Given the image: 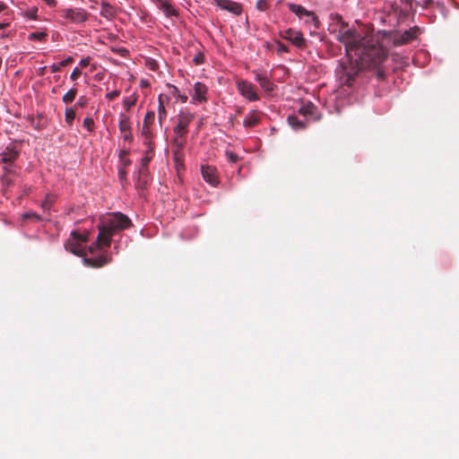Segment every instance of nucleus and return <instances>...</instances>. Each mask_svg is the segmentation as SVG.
<instances>
[{"mask_svg":"<svg viewBox=\"0 0 459 459\" xmlns=\"http://www.w3.org/2000/svg\"><path fill=\"white\" fill-rule=\"evenodd\" d=\"M237 87L240 94L248 100L255 101L259 99L256 88L253 83L247 81H240L238 82Z\"/></svg>","mask_w":459,"mask_h":459,"instance_id":"obj_7","label":"nucleus"},{"mask_svg":"<svg viewBox=\"0 0 459 459\" xmlns=\"http://www.w3.org/2000/svg\"><path fill=\"white\" fill-rule=\"evenodd\" d=\"M149 182V169H145L144 168H140L137 174V179L135 182V186L138 189H144L147 187Z\"/></svg>","mask_w":459,"mask_h":459,"instance_id":"obj_17","label":"nucleus"},{"mask_svg":"<svg viewBox=\"0 0 459 459\" xmlns=\"http://www.w3.org/2000/svg\"><path fill=\"white\" fill-rule=\"evenodd\" d=\"M44 70H45V67H42V70L40 72V74H44Z\"/></svg>","mask_w":459,"mask_h":459,"instance_id":"obj_53","label":"nucleus"},{"mask_svg":"<svg viewBox=\"0 0 459 459\" xmlns=\"http://www.w3.org/2000/svg\"><path fill=\"white\" fill-rule=\"evenodd\" d=\"M186 143V137L174 136L172 140V152L176 163H180L184 160V148Z\"/></svg>","mask_w":459,"mask_h":459,"instance_id":"obj_9","label":"nucleus"},{"mask_svg":"<svg viewBox=\"0 0 459 459\" xmlns=\"http://www.w3.org/2000/svg\"><path fill=\"white\" fill-rule=\"evenodd\" d=\"M65 122L66 124L71 126L73 125V122L75 118L76 113L75 110L73 108H67L65 109Z\"/></svg>","mask_w":459,"mask_h":459,"instance_id":"obj_28","label":"nucleus"},{"mask_svg":"<svg viewBox=\"0 0 459 459\" xmlns=\"http://www.w3.org/2000/svg\"><path fill=\"white\" fill-rule=\"evenodd\" d=\"M208 88L203 82H197L194 85V95L193 100L198 101L199 103L207 101V94Z\"/></svg>","mask_w":459,"mask_h":459,"instance_id":"obj_14","label":"nucleus"},{"mask_svg":"<svg viewBox=\"0 0 459 459\" xmlns=\"http://www.w3.org/2000/svg\"><path fill=\"white\" fill-rule=\"evenodd\" d=\"M6 8L5 4L0 2V13H2Z\"/></svg>","mask_w":459,"mask_h":459,"instance_id":"obj_48","label":"nucleus"},{"mask_svg":"<svg viewBox=\"0 0 459 459\" xmlns=\"http://www.w3.org/2000/svg\"><path fill=\"white\" fill-rule=\"evenodd\" d=\"M59 13L61 17L75 24L85 22L89 17L87 11L82 8H65Z\"/></svg>","mask_w":459,"mask_h":459,"instance_id":"obj_4","label":"nucleus"},{"mask_svg":"<svg viewBox=\"0 0 459 459\" xmlns=\"http://www.w3.org/2000/svg\"><path fill=\"white\" fill-rule=\"evenodd\" d=\"M48 34L44 31L42 32H31L28 39L30 40H39V41H43L46 39Z\"/></svg>","mask_w":459,"mask_h":459,"instance_id":"obj_31","label":"nucleus"},{"mask_svg":"<svg viewBox=\"0 0 459 459\" xmlns=\"http://www.w3.org/2000/svg\"><path fill=\"white\" fill-rule=\"evenodd\" d=\"M7 26L6 23H0V30L4 29Z\"/></svg>","mask_w":459,"mask_h":459,"instance_id":"obj_49","label":"nucleus"},{"mask_svg":"<svg viewBox=\"0 0 459 459\" xmlns=\"http://www.w3.org/2000/svg\"><path fill=\"white\" fill-rule=\"evenodd\" d=\"M193 114L186 111H181L178 117V124L173 130L175 134L174 136L186 137V134L188 133L187 127L189 124L193 121Z\"/></svg>","mask_w":459,"mask_h":459,"instance_id":"obj_6","label":"nucleus"},{"mask_svg":"<svg viewBox=\"0 0 459 459\" xmlns=\"http://www.w3.org/2000/svg\"><path fill=\"white\" fill-rule=\"evenodd\" d=\"M49 6H55L56 4V0H43Z\"/></svg>","mask_w":459,"mask_h":459,"instance_id":"obj_47","label":"nucleus"},{"mask_svg":"<svg viewBox=\"0 0 459 459\" xmlns=\"http://www.w3.org/2000/svg\"><path fill=\"white\" fill-rule=\"evenodd\" d=\"M420 28L418 26L411 27L409 30L403 31V33L390 32L389 40L395 47L406 45L410 43L411 40L415 39L420 34Z\"/></svg>","mask_w":459,"mask_h":459,"instance_id":"obj_3","label":"nucleus"},{"mask_svg":"<svg viewBox=\"0 0 459 459\" xmlns=\"http://www.w3.org/2000/svg\"><path fill=\"white\" fill-rule=\"evenodd\" d=\"M194 63L196 65H202L204 64V56L203 53H197L195 56H194V59H193Z\"/></svg>","mask_w":459,"mask_h":459,"instance_id":"obj_38","label":"nucleus"},{"mask_svg":"<svg viewBox=\"0 0 459 459\" xmlns=\"http://www.w3.org/2000/svg\"><path fill=\"white\" fill-rule=\"evenodd\" d=\"M136 103V98L135 97H128L125 98L123 100V106L126 108V110L129 111L132 107H134Z\"/></svg>","mask_w":459,"mask_h":459,"instance_id":"obj_33","label":"nucleus"},{"mask_svg":"<svg viewBox=\"0 0 459 459\" xmlns=\"http://www.w3.org/2000/svg\"><path fill=\"white\" fill-rule=\"evenodd\" d=\"M288 51H289L288 47L285 46L284 44L280 43L278 45V52H288Z\"/></svg>","mask_w":459,"mask_h":459,"instance_id":"obj_46","label":"nucleus"},{"mask_svg":"<svg viewBox=\"0 0 459 459\" xmlns=\"http://www.w3.org/2000/svg\"><path fill=\"white\" fill-rule=\"evenodd\" d=\"M118 127L121 133H126L131 131V124L129 117H127L125 114L121 113L119 115V123Z\"/></svg>","mask_w":459,"mask_h":459,"instance_id":"obj_23","label":"nucleus"},{"mask_svg":"<svg viewBox=\"0 0 459 459\" xmlns=\"http://www.w3.org/2000/svg\"><path fill=\"white\" fill-rule=\"evenodd\" d=\"M44 70H45V67H42V70L40 72V74H44Z\"/></svg>","mask_w":459,"mask_h":459,"instance_id":"obj_55","label":"nucleus"},{"mask_svg":"<svg viewBox=\"0 0 459 459\" xmlns=\"http://www.w3.org/2000/svg\"><path fill=\"white\" fill-rule=\"evenodd\" d=\"M336 39L345 47L346 60L342 62L340 81L342 85L351 88L355 85L361 72L375 69L378 79L385 77L381 66L387 57V50L372 36H361L356 30L342 23Z\"/></svg>","mask_w":459,"mask_h":459,"instance_id":"obj_1","label":"nucleus"},{"mask_svg":"<svg viewBox=\"0 0 459 459\" xmlns=\"http://www.w3.org/2000/svg\"><path fill=\"white\" fill-rule=\"evenodd\" d=\"M37 12H38V8L37 7H32V8H30L27 12H26V16L30 19H33V20H36L37 19Z\"/></svg>","mask_w":459,"mask_h":459,"instance_id":"obj_39","label":"nucleus"},{"mask_svg":"<svg viewBox=\"0 0 459 459\" xmlns=\"http://www.w3.org/2000/svg\"><path fill=\"white\" fill-rule=\"evenodd\" d=\"M217 5L223 10H227L234 14H240L242 6L240 4L230 0H216Z\"/></svg>","mask_w":459,"mask_h":459,"instance_id":"obj_15","label":"nucleus"},{"mask_svg":"<svg viewBox=\"0 0 459 459\" xmlns=\"http://www.w3.org/2000/svg\"><path fill=\"white\" fill-rule=\"evenodd\" d=\"M167 16H178V12L171 4V0H152Z\"/></svg>","mask_w":459,"mask_h":459,"instance_id":"obj_16","label":"nucleus"},{"mask_svg":"<svg viewBox=\"0 0 459 459\" xmlns=\"http://www.w3.org/2000/svg\"><path fill=\"white\" fill-rule=\"evenodd\" d=\"M132 226V221L126 214L115 212L98 224L99 234L96 246L98 248L109 247L112 237L118 231Z\"/></svg>","mask_w":459,"mask_h":459,"instance_id":"obj_2","label":"nucleus"},{"mask_svg":"<svg viewBox=\"0 0 459 459\" xmlns=\"http://www.w3.org/2000/svg\"><path fill=\"white\" fill-rule=\"evenodd\" d=\"M143 85H148V82H142Z\"/></svg>","mask_w":459,"mask_h":459,"instance_id":"obj_58","label":"nucleus"},{"mask_svg":"<svg viewBox=\"0 0 459 459\" xmlns=\"http://www.w3.org/2000/svg\"><path fill=\"white\" fill-rule=\"evenodd\" d=\"M65 248L71 252L74 255L81 256L83 255L84 251L80 243L74 241V239H68L65 243Z\"/></svg>","mask_w":459,"mask_h":459,"instance_id":"obj_19","label":"nucleus"},{"mask_svg":"<svg viewBox=\"0 0 459 459\" xmlns=\"http://www.w3.org/2000/svg\"><path fill=\"white\" fill-rule=\"evenodd\" d=\"M84 264L90 267L100 268L112 261V257L108 254H102L96 257H85Z\"/></svg>","mask_w":459,"mask_h":459,"instance_id":"obj_11","label":"nucleus"},{"mask_svg":"<svg viewBox=\"0 0 459 459\" xmlns=\"http://www.w3.org/2000/svg\"><path fill=\"white\" fill-rule=\"evenodd\" d=\"M120 95V91L115 90L106 94V98L109 100H113Z\"/></svg>","mask_w":459,"mask_h":459,"instance_id":"obj_40","label":"nucleus"},{"mask_svg":"<svg viewBox=\"0 0 459 459\" xmlns=\"http://www.w3.org/2000/svg\"><path fill=\"white\" fill-rule=\"evenodd\" d=\"M263 113L258 110L249 111L243 121L244 127L253 128L261 123Z\"/></svg>","mask_w":459,"mask_h":459,"instance_id":"obj_13","label":"nucleus"},{"mask_svg":"<svg viewBox=\"0 0 459 459\" xmlns=\"http://www.w3.org/2000/svg\"><path fill=\"white\" fill-rule=\"evenodd\" d=\"M255 80L265 91L271 92L273 91L274 84L270 81V79L263 74H255Z\"/></svg>","mask_w":459,"mask_h":459,"instance_id":"obj_18","label":"nucleus"},{"mask_svg":"<svg viewBox=\"0 0 459 459\" xmlns=\"http://www.w3.org/2000/svg\"><path fill=\"white\" fill-rule=\"evenodd\" d=\"M83 127H85L89 132H92L94 129V121L91 117H86L83 120L82 124Z\"/></svg>","mask_w":459,"mask_h":459,"instance_id":"obj_35","label":"nucleus"},{"mask_svg":"<svg viewBox=\"0 0 459 459\" xmlns=\"http://www.w3.org/2000/svg\"><path fill=\"white\" fill-rule=\"evenodd\" d=\"M148 146V151L146 152V155L142 159V165L141 168H144L145 169H148V165L152 160V157L148 156V153L152 151V148L150 145Z\"/></svg>","mask_w":459,"mask_h":459,"instance_id":"obj_34","label":"nucleus"},{"mask_svg":"<svg viewBox=\"0 0 459 459\" xmlns=\"http://www.w3.org/2000/svg\"><path fill=\"white\" fill-rule=\"evenodd\" d=\"M281 35L282 38L290 41L294 46L299 48L306 47V39H304L303 34L299 30L288 29L281 32Z\"/></svg>","mask_w":459,"mask_h":459,"instance_id":"obj_8","label":"nucleus"},{"mask_svg":"<svg viewBox=\"0 0 459 459\" xmlns=\"http://www.w3.org/2000/svg\"><path fill=\"white\" fill-rule=\"evenodd\" d=\"M226 156H227L228 160L231 163H235L238 160V156L236 153H234L233 152L227 151Z\"/></svg>","mask_w":459,"mask_h":459,"instance_id":"obj_37","label":"nucleus"},{"mask_svg":"<svg viewBox=\"0 0 459 459\" xmlns=\"http://www.w3.org/2000/svg\"><path fill=\"white\" fill-rule=\"evenodd\" d=\"M73 62H74V58L72 56H68L67 58H65V60L60 62L59 64H53L50 66L51 72L57 73L61 70L62 67L66 66V65L72 64Z\"/></svg>","mask_w":459,"mask_h":459,"instance_id":"obj_26","label":"nucleus"},{"mask_svg":"<svg viewBox=\"0 0 459 459\" xmlns=\"http://www.w3.org/2000/svg\"><path fill=\"white\" fill-rule=\"evenodd\" d=\"M156 65H155V64H154V65H152V70H154Z\"/></svg>","mask_w":459,"mask_h":459,"instance_id":"obj_52","label":"nucleus"},{"mask_svg":"<svg viewBox=\"0 0 459 459\" xmlns=\"http://www.w3.org/2000/svg\"><path fill=\"white\" fill-rule=\"evenodd\" d=\"M44 70H45V67H42V70L40 72V74H44Z\"/></svg>","mask_w":459,"mask_h":459,"instance_id":"obj_54","label":"nucleus"},{"mask_svg":"<svg viewBox=\"0 0 459 459\" xmlns=\"http://www.w3.org/2000/svg\"><path fill=\"white\" fill-rule=\"evenodd\" d=\"M90 62H91V57L88 56V57H85V58H82L81 61H80V65L82 67H86L90 65Z\"/></svg>","mask_w":459,"mask_h":459,"instance_id":"obj_43","label":"nucleus"},{"mask_svg":"<svg viewBox=\"0 0 459 459\" xmlns=\"http://www.w3.org/2000/svg\"><path fill=\"white\" fill-rule=\"evenodd\" d=\"M22 217L23 220H32L36 222H39L42 221V217L34 212H25L22 215Z\"/></svg>","mask_w":459,"mask_h":459,"instance_id":"obj_30","label":"nucleus"},{"mask_svg":"<svg viewBox=\"0 0 459 459\" xmlns=\"http://www.w3.org/2000/svg\"><path fill=\"white\" fill-rule=\"evenodd\" d=\"M82 74V71L78 68V67H75L71 75H70V78L73 80V81H75L77 80Z\"/></svg>","mask_w":459,"mask_h":459,"instance_id":"obj_41","label":"nucleus"},{"mask_svg":"<svg viewBox=\"0 0 459 459\" xmlns=\"http://www.w3.org/2000/svg\"><path fill=\"white\" fill-rule=\"evenodd\" d=\"M143 85H148V82H142Z\"/></svg>","mask_w":459,"mask_h":459,"instance_id":"obj_59","label":"nucleus"},{"mask_svg":"<svg viewBox=\"0 0 459 459\" xmlns=\"http://www.w3.org/2000/svg\"><path fill=\"white\" fill-rule=\"evenodd\" d=\"M77 94V90L75 88L70 89L64 96L63 101L66 104L71 103L74 100Z\"/></svg>","mask_w":459,"mask_h":459,"instance_id":"obj_27","label":"nucleus"},{"mask_svg":"<svg viewBox=\"0 0 459 459\" xmlns=\"http://www.w3.org/2000/svg\"><path fill=\"white\" fill-rule=\"evenodd\" d=\"M100 15L108 20H111L116 15V9L108 3H102Z\"/></svg>","mask_w":459,"mask_h":459,"instance_id":"obj_20","label":"nucleus"},{"mask_svg":"<svg viewBox=\"0 0 459 459\" xmlns=\"http://www.w3.org/2000/svg\"><path fill=\"white\" fill-rule=\"evenodd\" d=\"M71 237H72V239H74V241H76L80 244L87 242V240H88L87 235L81 234L77 231H73L71 233Z\"/></svg>","mask_w":459,"mask_h":459,"instance_id":"obj_32","label":"nucleus"},{"mask_svg":"<svg viewBox=\"0 0 459 459\" xmlns=\"http://www.w3.org/2000/svg\"><path fill=\"white\" fill-rule=\"evenodd\" d=\"M289 125L296 130L305 129L306 123L302 120H299V117L295 115H290L287 118Z\"/></svg>","mask_w":459,"mask_h":459,"instance_id":"obj_22","label":"nucleus"},{"mask_svg":"<svg viewBox=\"0 0 459 459\" xmlns=\"http://www.w3.org/2000/svg\"><path fill=\"white\" fill-rule=\"evenodd\" d=\"M126 154H127L126 151H122L120 153V157H122L123 155H126Z\"/></svg>","mask_w":459,"mask_h":459,"instance_id":"obj_50","label":"nucleus"},{"mask_svg":"<svg viewBox=\"0 0 459 459\" xmlns=\"http://www.w3.org/2000/svg\"><path fill=\"white\" fill-rule=\"evenodd\" d=\"M158 102H159V105H158V121H159L160 127H161L162 126V123L166 120V117H167V110H166V108H165V106L163 104L162 95L159 96Z\"/></svg>","mask_w":459,"mask_h":459,"instance_id":"obj_21","label":"nucleus"},{"mask_svg":"<svg viewBox=\"0 0 459 459\" xmlns=\"http://www.w3.org/2000/svg\"><path fill=\"white\" fill-rule=\"evenodd\" d=\"M202 175L204 179L210 185L215 186L219 184L217 169L209 165L202 166Z\"/></svg>","mask_w":459,"mask_h":459,"instance_id":"obj_12","label":"nucleus"},{"mask_svg":"<svg viewBox=\"0 0 459 459\" xmlns=\"http://www.w3.org/2000/svg\"><path fill=\"white\" fill-rule=\"evenodd\" d=\"M19 156V152L16 151H10L2 153L1 161L4 164H12Z\"/></svg>","mask_w":459,"mask_h":459,"instance_id":"obj_24","label":"nucleus"},{"mask_svg":"<svg viewBox=\"0 0 459 459\" xmlns=\"http://www.w3.org/2000/svg\"><path fill=\"white\" fill-rule=\"evenodd\" d=\"M56 195L53 194H48L44 199V201L41 203L40 206L43 209L44 212H49L52 204L56 202Z\"/></svg>","mask_w":459,"mask_h":459,"instance_id":"obj_25","label":"nucleus"},{"mask_svg":"<svg viewBox=\"0 0 459 459\" xmlns=\"http://www.w3.org/2000/svg\"><path fill=\"white\" fill-rule=\"evenodd\" d=\"M143 85H148V82H142Z\"/></svg>","mask_w":459,"mask_h":459,"instance_id":"obj_57","label":"nucleus"},{"mask_svg":"<svg viewBox=\"0 0 459 459\" xmlns=\"http://www.w3.org/2000/svg\"><path fill=\"white\" fill-rule=\"evenodd\" d=\"M129 164H131V160H126L125 161V165H126V166H127V165H129Z\"/></svg>","mask_w":459,"mask_h":459,"instance_id":"obj_51","label":"nucleus"},{"mask_svg":"<svg viewBox=\"0 0 459 459\" xmlns=\"http://www.w3.org/2000/svg\"><path fill=\"white\" fill-rule=\"evenodd\" d=\"M256 8L262 12L266 11L269 8L268 0H258L256 2Z\"/></svg>","mask_w":459,"mask_h":459,"instance_id":"obj_36","label":"nucleus"},{"mask_svg":"<svg viewBox=\"0 0 459 459\" xmlns=\"http://www.w3.org/2000/svg\"><path fill=\"white\" fill-rule=\"evenodd\" d=\"M86 104H87V100H86V98H85V97H81V98L78 100V101H77V103H76V106L81 107V108H83V107H85V106H86Z\"/></svg>","mask_w":459,"mask_h":459,"instance_id":"obj_42","label":"nucleus"},{"mask_svg":"<svg viewBox=\"0 0 459 459\" xmlns=\"http://www.w3.org/2000/svg\"><path fill=\"white\" fill-rule=\"evenodd\" d=\"M155 121V112L149 110L143 122L142 135L144 137V144H152V140L155 136L156 133L153 130V125Z\"/></svg>","mask_w":459,"mask_h":459,"instance_id":"obj_5","label":"nucleus"},{"mask_svg":"<svg viewBox=\"0 0 459 459\" xmlns=\"http://www.w3.org/2000/svg\"><path fill=\"white\" fill-rule=\"evenodd\" d=\"M118 176H119L121 182H124L126 180V171L124 169H119Z\"/></svg>","mask_w":459,"mask_h":459,"instance_id":"obj_44","label":"nucleus"},{"mask_svg":"<svg viewBox=\"0 0 459 459\" xmlns=\"http://www.w3.org/2000/svg\"><path fill=\"white\" fill-rule=\"evenodd\" d=\"M288 8L290 9V12L294 13L299 18L302 15L309 17L307 22H313L315 23L316 27H318V19L313 12L307 11L303 6L292 3L288 4Z\"/></svg>","mask_w":459,"mask_h":459,"instance_id":"obj_10","label":"nucleus"},{"mask_svg":"<svg viewBox=\"0 0 459 459\" xmlns=\"http://www.w3.org/2000/svg\"><path fill=\"white\" fill-rule=\"evenodd\" d=\"M124 134V140L125 141H128V142H132L133 141V134H132V132L129 131V132H126V133H123Z\"/></svg>","mask_w":459,"mask_h":459,"instance_id":"obj_45","label":"nucleus"},{"mask_svg":"<svg viewBox=\"0 0 459 459\" xmlns=\"http://www.w3.org/2000/svg\"><path fill=\"white\" fill-rule=\"evenodd\" d=\"M44 70H45V67H42V70L40 72V74H44Z\"/></svg>","mask_w":459,"mask_h":459,"instance_id":"obj_56","label":"nucleus"},{"mask_svg":"<svg viewBox=\"0 0 459 459\" xmlns=\"http://www.w3.org/2000/svg\"><path fill=\"white\" fill-rule=\"evenodd\" d=\"M316 107L312 103H307L299 108V113L303 116H310L314 114Z\"/></svg>","mask_w":459,"mask_h":459,"instance_id":"obj_29","label":"nucleus"}]
</instances>
